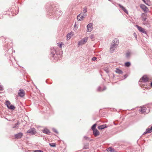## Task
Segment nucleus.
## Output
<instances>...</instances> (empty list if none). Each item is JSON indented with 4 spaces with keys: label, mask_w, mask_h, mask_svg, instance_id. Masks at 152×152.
Listing matches in <instances>:
<instances>
[{
    "label": "nucleus",
    "mask_w": 152,
    "mask_h": 152,
    "mask_svg": "<svg viewBox=\"0 0 152 152\" xmlns=\"http://www.w3.org/2000/svg\"><path fill=\"white\" fill-rule=\"evenodd\" d=\"M149 79L147 76L146 75H144L140 79L139 82V84L140 86L142 87H144L146 88V86H145V85L143 83H145V82L148 81Z\"/></svg>",
    "instance_id": "f257e3e1"
},
{
    "label": "nucleus",
    "mask_w": 152,
    "mask_h": 152,
    "mask_svg": "<svg viewBox=\"0 0 152 152\" xmlns=\"http://www.w3.org/2000/svg\"><path fill=\"white\" fill-rule=\"evenodd\" d=\"M62 13L61 10H56L54 14V18L55 19H57L59 17L60 15H61Z\"/></svg>",
    "instance_id": "f03ea898"
},
{
    "label": "nucleus",
    "mask_w": 152,
    "mask_h": 152,
    "mask_svg": "<svg viewBox=\"0 0 152 152\" xmlns=\"http://www.w3.org/2000/svg\"><path fill=\"white\" fill-rule=\"evenodd\" d=\"M86 15L80 13L78 15L77 17V19L78 21H81L83 20L84 18H85L86 16Z\"/></svg>",
    "instance_id": "7ed1b4c3"
},
{
    "label": "nucleus",
    "mask_w": 152,
    "mask_h": 152,
    "mask_svg": "<svg viewBox=\"0 0 152 152\" xmlns=\"http://www.w3.org/2000/svg\"><path fill=\"white\" fill-rule=\"evenodd\" d=\"M88 39V37H87L83 38L79 42L78 45H80L85 43L87 42Z\"/></svg>",
    "instance_id": "20e7f679"
},
{
    "label": "nucleus",
    "mask_w": 152,
    "mask_h": 152,
    "mask_svg": "<svg viewBox=\"0 0 152 152\" xmlns=\"http://www.w3.org/2000/svg\"><path fill=\"white\" fill-rule=\"evenodd\" d=\"M93 24L92 23H90L87 26V31L90 32L93 29Z\"/></svg>",
    "instance_id": "39448f33"
},
{
    "label": "nucleus",
    "mask_w": 152,
    "mask_h": 152,
    "mask_svg": "<svg viewBox=\"0 0 152 152\" xmlns=\"http://www.w3.org/2000/svg\"><path fill=\"white\" fill-rule=\"evenodd\" d=\"M27 133L33 135L35 134L36 133V132L35 128H32L30 129L27 131Z\"/></svg>",
    "instance_id": "423d86ee"
},
{
    "label": "nucleus",
    "mask_w": 152,
    "mask_h": 152,
    "mask_svg": "<svg viewBox=\"0 0 152 152\" xmlns=\"http://www.w3.org/2000/svg\"><path fill=\"white\" fill-rule=\"evenodd\" d=\"M136 26L140 32L145 34H146V31L144 29L138 25H136Z\"/></svg>",
    "instance_id": "0eeeda50"
},
{
    "label": "nucleus",
    "mask_w": 152,
    "mask_h": 152,
    "mask_svg": "<svg viewBox=\"0 0 152 152\" xmlns=\"http://www.w3.org/2000/svg\"><path fill=\"white\" fill-rule=\"evenodd\" d=\"M140 7L144 12H147L148 11V8L144 4H141Z\"/></svg>",
    "instance_id": "6e6552de"
},
{
    "label": "nucleus",
    "mask_w": 152,
    "mask_h": 152,
    "mask_svg": "<svg viewBox=\"0 0 152 152\" xmlns=\"http://www.w3.org/2000/svg\"><path fill=\"white\" fill-rule=\"evenodd\" d=\"M139 112L141 113H147L146 112V108L145 107H142L139 110Z\"/></svg>",
    "instance_id": "1a4fd4ad"
},
{
    "label": "nucleus",
    "mask_w": 152,
    "mask_h": 152,
    "mask_svg": "<svg viewBox=\"0 0 152 152\" xmlns=\"http://www.w3.org/2000/svg\"><path fill=\"white\" fill-rule=\"evenodd\" d=\"M117 47V46L112 44L111 46L110 49V53H113Z\"/></svg>",
    "instance_id": "9d476101"
},
{
    "label": "nucleus",
    "mask_w": 152,
    "mask_h": 152,
    "mask_svg": "<svg viewBox=\"0 0 152 152\" xmlns=\"http://www.w3.org/2000/svg\"><path fill=\"white\" fill-rule=\"evenodd\" d=\"M113 44L114 45L117 46L119 43V40L118 39L116 38L114 39L113 41Z\"/></svg>",
    "instance_id": "9b49d317"
},
{
    "label": "nucleus",
    "mask_w": 152,
    "mask_h": 152,
    "mask_svg": "<svg viewBox=\"0 0 152 152\" xmlns=\"http://www.w3.org/2000/svg\"><path fill=\"white\" fill-rule=\"evenodd\" d=\"M19 91H20L18 93V95L21 97H23L25 95L24 91L23 90L20 89Z\"/></svg>",
    "instance_id": "f8f14e48"
},
{
    "label": "nucleus",
    "mask_w": 152,
    "mask_h": 152,
    "mask_svg": "<svg viewBox=\"0 0 152 152\" xmlns=\"http://www.w3.org/2000/svg\"><path fill=\"white\" fill-rule=\"evenodd\" d=\"M23 135V133L21 132H20L15 134V137L16 138L20 139L21 138Z\"/></svg>",
    "instance_id": "ddd939ff"
},
{
    "label": "nucleus",
    "mask_w": 152,
    "mask_h": 152,
    "mask_svg": "<svg viewBox=\"0 0 152 152\" xmlns=\"http://www.w3.org/2000/svg\"><path fill=\"white\" fill-rule=\"evenodd\" d=\"M93 131V134L95 137H97L99 134V132L97 129Z\"/></svg>",
    "instance_id": "4468645a"
},
{
    "label": "nucleus",
    "mask_w": 152,
    "mask_h": 152,
    "mask_svg": "<svg viewBox=\"0 0 152 152\" xmlns=\"http://www.w3.org/2000/svg\"><path fill=\"white\" fill-rule=\"evenodd\" d=\"M74 34V33L73 32H70L67 35V40H68L71 38L72 36Z\"/></svg>",
    "instance_id": "2eb2a0df"
},
{
    "label": "nucleus",
    "mask_w": 152,
    "mask_h": 152,
    "mask_svg": "<svg viewBox=\"0 0 152 152\" xmlns=\"http://www.w3.org/2000/svg\"><path fill=\"white\" fill-rule=\"evenodd\" d=\"M107 127L106 124H104L98 126V129H102Z\"/></svg>",
    "instance_id": "dca6fc26"
},
{
    "label": "nucleus",
    "mask_w": 152,
    "mask_h": 152,
    "mask_svg": "<svg viewBox=\"0 0 152 152\" xmlns=\"http://www.w3.org/2000/svg\"><path fill=\"white\" fill-rule=\"evenodd\" d=\"M42 132L44 133L47 134H49L50 133L49 131L47 129H45L43 130H42Z\"/></svg>",
    "instance_id": "f3484780"
},
{
    "label": "nucleus",
    "mask_w": 152,
    "mask_h": 152,
    "mask_svg": "<svg viewBox=\"0 0 152 152\" xmlns=\"http://www.w3.org/2000/svg\"><path fill=\"white\" fill-rule=\"evenodd\" d=\"M120 7L126 13H128V11L125 7L121 5H120Z\"/></svg>",
    "instance_id": "a211bd4d"
},
{
    "label": "nucleus",
    "mask_w": 152,
    "mask_h": 152,
    "mask_svg": "<svg viewBox=\"0 0 152 152\" xmlns=\"http://www.w3.org/2000/svg\"><path fill=\"white\" fill-rule=\"evenodd\" d=\"M107 151L108 152H114V150L111 147H109L107 149Z\"/></svg>",
    "instance_id": "6ab92c4d"
},
{
    "label": "nucleus",
    "mask_w": 152,
    "mask_h": 152,
    "mask_svg": "<svg viewBox=\"0 0 152 152\" xmlns=\"http://www.w3.org/2000/svg\"><path fill=\"white\" fill-rule=\"evenodd\" d=\"M116 73L119 74H122L123 73V72L121 70L118 69H117L115 71Z\"/></svg>",
    "instance_id": "aec40b11"
},
{
    "label": "nucleus",
    "mask_w": 152,
    "mask_h": 152,
    "mask_svg": "<svg viewBox=\"0 0 152 152\" xmlns=\"http://www.w3.org/2000/svg\"><path fill=\"white\" fill-rule=\"evenodd\" d=\"M131 54V53L130 52H128L126 53V57L127 58H129L130 57Z\"/></svg>",
    "instance_id": "412c9836"
},
{
    "label": "nucleus",
    "mask_w": 152,
    "mask_h": 152,
    "mask_svg": "<svg viewBox=\"0 0 152 152\" xmlns=\"http://www.w3.org/2000/svg\"><path fill=\"white\" fill-rule=\"evenodd\" d=\"M15 106L12 105H10V106H9V107L8 108V109L10 110H14L15 109Z\"/></svg>",
    "instance_id": "4be33fe9"
},
{
    "label": "nucleus",
    "mask_w": 152,
    "mask_h": 152,
    "mask_svg": "<svg viewBox=\"0 0 152 152\" xmlns=\"http://www.w3.org/2000/svg\"><path fill=\"white\" fill-rule=\"evenodd\" d=\"M106 89V88L105 87H104V88L102 90L101 88L100 87H99L97 88V91H102L104 90H105Z\"/></svg>",
    "instance_id": "5701e85b"
},
{
    "label": "nucleus",
    "mask_w": 152,
    "mask_h": 152,
    "mask_svg": "<svg viewBox=\"0 0 152 152\" xmlns=\"http://www.w3.org/2000/svg\"><path fill=\"white\" fill-rule=\"evenodd\" d=\"M87 7H85L84 8H83V12L82 13H82V14H86L85 13L87 12Z\"/></svg>",
    "instance_id": "b1692460"
},
{
    "label": "nucleus",
    "mask_w": 152,
    "mask_h": 152,
    "mask_svg": "<svg viewBox=\"0 0 152 152\" xmlns=\"http://www.w3.org/2000/svg\"><path fill=\"white\" fill-rule=\"evenodd\" d=\"M6 105L7 106V108H8L9 106L10 105V101H7L6 102Z\"/></svg>",
    "instance_id": "393cba45"
},
{
    "label": "nucleus",
    "mask_w": 152,
    "mask_h": 152,
    "mask_svg": "<svg viewBox=\"0 0 152 152\" xmlns=\"http://www.w3.org/2000/svg\"><path fill=\"white\" fill-rule=\"evenodd\" d=\"M131 65V63L130 62H126L125 64V65L126 66L129 67Z\"/></svg>",
    "instance_id": "a878e982"
},
{
    "label": "nucleus",
    "mask_w": 152,
    "mask_h": 152,
    "mask_svg": "<svg viewBox=\"0 0 152 152\" xmlns=\"http://www.w3.org/2000/svg\"><path fill=\"white\" fill-rule=\"evenodd\" d=\"M96 124H94L91 127V129L92 130H95L96 129Z\"/></svg>",
    "instance_id": "bb28decb"
},
{
    "label": "nucleus",
    "mask_w": 152,
    "mask_h": 152,
    "mask_svg": "<svg viewBox=\"0 0 152 152\" xmlns=\"http://www.w3.org/2000/svg\"><path fill=\"white\" fill-rule=\"evenodd\" d=\"M147 18H144L143 17L142 18V20L143 21V24L144 25H146L147 24V23L145 22H144V21H145Z\"/></svg>",
    "instance_id": "cd10ccee"
},
{
    "label": "nucleus",
    "mask_w": 152,
    "mask_h": 152,
    "mask_svg": "<svg viewBox=\"0 0 152 152\" xmlns=\"http://www.w3.org/2000/svg\"><path fill=\"white\" fill-rule=\"evenodd\" d=\"M49 144L52 147H55L56 146V144L54 143H49Z\"/></svg>",
    "instance_id": "c85d7f7f"
},
{
    "label": "nucleus",
    "mask_w": 152,
    "mask_h": 152,
    "mask_svg": "<svg viewBox=\"0 0 152 152\" xmlns=\"http://www.w3.org/2000/svg\"><path fill=\"white\" fill-rule=\"evenodd\" d=\"M152 129H146V131L147 132V133H150L151 132Z\"/></svg>",
    "instance_id": "c756f323"
},
{
    "label": "nucleus",
    "mask_w": 152,
    "mask_h": 152,
    "mask_svg": "<svg viewBox=\"0 0 152 152\" xmlns=\"http://www.w3.org/2000/svg\"><path fill=\"white\" fill-rule=\"evenodd\" d=\"M18 123H16L13 126L12 128H17L18 125Z\"/></svg>",
    "instance_id": "7c9ffc66"
},
{
    "label": "nucleus",
    "mask_w": 152,
    "mask_h": 152,
    "mask_svg": "<svg viewBox=\"0 0 152 152\" xmlns=\"http://www.w3.org/2000/svg\"><path fill=\"white\" fill-rule=\"evenodd\" d=\"M94 37V34H91L90 36V37L92 39H93Z\"/></svg>",
    "instance_id": "2f4dec72"
},
{
    "label": "nucleus",
    "mask_w": 152,
    "mask_h": 152,
    "mask_svg": "<svg viewBox=\"0 0 152 152\" xmlns=\"http://www.w3.org/2000/svg\"><path fill=\"white\" fill-rule=\"evenodd\" d=\"M34 152H43V151L41 150H36L34 151Z\"/></svg>",
    "instance_id": "473e14b6"
},
{
    "label": "nucleus",
    "mask_w": 152,
    "mask_h": 152,
    "mask_svg": "<svg viewBox=\"0 0 152 152\" xmlns=\"http://www.w3.org/2000/svg\"><path fill=\"white\" fill-rule=\"evenodd\" d=\"M52 130L55 133H58V132H57V131L55 128H53Z\"/></svg>",
    "instance_id": "72a5a7b5"
},
{
    "label": "nucleus",
    "mask_w": 152,
    "mask_h": 152,
    "mask_svg": "<svg viewBox=\"0 0 152 152\" xmlns=\"http://www.w3.org/2000/svg\"><path fill=\"white\" fill-rule=\"evenodd\" d=\"M97 59V58L96 57H93L92 59H91V60L92 61H94L95 60H96Z\"/></svg>",
    "instance_id": "f704fd0d"
},
{
    "label": "nucleus",
    "mask_w": 152,
    "mask_h": 152,
    "mask_svg": "<svg viewBox=\"0 0 152 152\" xmlns=\"http://www.w3.org/2000/svg\"><path fill=\"white\" fill-rule=\"evenodd\" d=\"M3 90V88L2 86L0 85V90L2 91Z\"/></svg>",
    "instance_id": "c9c22d12"
},
{
    "label": "nucleus",
    "mask_w": 152,
    "mask_h": 152,
    "mask_svg": "<svg viewBox=\"0 0 152 152\" xmlns=\"http://www.w3.org/2000/svg\"><path fill=\"white\" fill-rule=\"evenodd\" d=\"M58 46L59 47H60L61 48V44H60V43H58Z\"/></svg>",
    "instance_id": "e433bc0d"
},
{
    "label": "nucleus",
    "mask_w": 152,
    "mask_h": 152,
    "mask_svg": "<svg viewBox=\"0 0 152 152\" xmlns=\"http://www.w3.org/2000/svg\"><path fill=\"white\" fill-rule=\"evenodd\" d=\"M104 70L107 73H108L109 71L108 69H104Z\"/></svg>",
    "instance_id": "4c0bfd02"
},
{
    "label": "nucleus",
    "mask_w": 152,
    "mask_h": 152,
    "mask_svg": "<svg viewBox=\"0 0 152 152\" xmlns=\"http://www.w3.org/2000/svg\"><path fill=\"white\" fill-rule=\"evenodd\" d=\"M134 36L136 38H137V35L135 33H134Z\"/></svg>",
    "instance_id": "58836bf2"
},
{
    "label": "nucleus",
    "mask_w": 152,
    "mask_h": 152,
    "mask_svg": "<svg viewBox=\"0 0 152 152\" xmlns=\"http://www.w3.org/2000/svg\"><path fill=\"white\" fill-rule=\"evenodd\" d=\"M84 138L86 140L88 139V137L86 136L84 137Z\"/></svg>",
    "instance_id": "ea45409f"
},
{
    "label": "nucleus",
    "mask_w": 152,
    "mask_h": 152,
    "mask_svg": "<svg viewBox=\"0 0 152 152\" xmlns=\"http://www.w3.org/2000/svg\"><path fill=\"white\" fill-rule=\"evenodd\" d=\"M147 133H147V132L146 131V132H145L143 133V135H144V134H147Z\"/></svg>",
    "instance_id": "a19ab883"
},
{
    "label": "nucleus",
    "mask_w": 152,
    "mask_h": 152,
    "mask_svg": "<svg viewBox=\"0 0 152 152\" xmlns=\"http://www.w3.org/2000/svg\"><path fill=\"white\" fill-rule=\"evenodd\" d=\"M151 87H152V82H151Z\"/></svg>",
    "instance_id": "79ce46f5"
},
{
    "label": "nucleus",
    "mask_w": 152,
    "mask_h": 152,
    "mask_svg": "<svg viewBox=\"0 0 152 152\" xmlns=\"http://www.w3.org/2000/svg\"><path fill=\"white\" fill-rule=\"evenodd\" d=\"M56 54H53V57H54V56H56Z\"/></svg>",
    "instance_id": "37998d69"
},
{
    "label": "nucleus",
    "mask_w": 152,
    "mask_h": 152,
    "mask_svg": "<svg viewBox=\"0 0 152 152\" xmlns=\"http://www.w3.org/2000/svg\"><path fill=\"white\" fill-rule=\"evenodd\" d=\"M87 148H86V147H84V149H87Z\"/></svg>",
    "instance_id": "c03bdc74"
},
{
    "label": "nucleus",
    "mask_w": 152,
    "mask_h": 152,
    "mask_svg": "<svg viewBox=\"0 0 152 152\" xmlns=\"http://www.w3.org/2000/svg\"><path fill=\"white\" fill-rule=\"evenodd\" d=\"M124 77H126V75H124Z\"/></svg>",
    "instance_id": "a18cd8bd"
},
{
    "label": "nucleus",
    "mask_w": 152,
    "mask_h": 152,
    "mask_svg": "<svg viewBox=\"0 0 152 152\" xmlns=\"http://www.w3.org/2000/svg\"><path fill=\"white\" fill-rule=\"evenodd\" d=\"M151 129L152 130V126H151Z\"/></svg>",
    "instance_id": "49530a36"
},
{
    "label": "nucleus",
    "mask_w": 152,
    "mask_h": 152,
    "mask_svg": "<svg viewBox=\"0 0 152 152\" xmlns=\"http://www.w3.org/2000/svg\"><path fill=\"white\" fill-rule=\"evenodd\" d=\"M108 0L109 1H111V0Z\"/></svg>",
    "instance_id": "de8ad7c7"
}]
</instances>
